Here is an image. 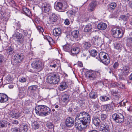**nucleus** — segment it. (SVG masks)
<instances>
[{
  "instance_id": "obj_49",
  "label": "nucleus",
  "mask_w": 132,
  "mask_h": 132,
  "mask_svg": "<svg viewBox=\"0 0 132 132\" xmlns=\"http://www.w3.org/2000/svg\"><path fill=\"white\" fill-rule=\"evenodd\" d=\"M112 106H111L110 104L105 105H104V108L106 111H109L112 108Z\"/></svg>"
},
{
  "instance_id": "obj_16",
  "label": "nucleus",
  "mask_w": 132,
  "mask_h": 132,
  "mask_svg": "<svg viewBox=\"0 0 132 132\" xmlns=\"http://www.w3.org/2000/svg\"><path fill=\"white\" fill-rule=\"evenodd\" d=\"M27 90L24 87H22L20 88L19 96V97L22 98L27 95Z\"/></svg>"
},
{
  "instance_id": "obj_57",
  "label": "nucleus",
  "mask_w": 132,
  "mask_h": 132,
  "mask_svg": "<svg viewBox=\"0 0 132 132\" xmlns=\"http://www.w3.org/2000/svg\"><path fill=\"white\" fill-rule=\"evenodd\" d=\"M11 131L12 132H20V130L19 128L17 127H14L12 129Z\"/></svg>"
},
{
  "instance_id": "obj_39",
  "label": "nucleus",
  "mask_w": 132,
  "mask_h": 132,
  "mask_svg": "<svg viewBox=\"0 0 132 132\" xmlns=\"http://www.w3.org/2000/svg\"><path fill=\"white\" fill-rule=\"evenodd\" d=\"M79 32L78 30H74L71 32V35L74 38H77L78 37Z\"/></svg>"
},
{
  "instance_id": "obj_25",
  "label": "nucleus",
  "mask_w": 132,
  "mask_h": 132,
  "mask_svg": "<svg viewBox=\"0 0 132 132\" xmlns=\"http://www.w3.org/2000/svg\"><path fill=\"white\" fill-rule=\"evenodd\" d=\"M108 56L107 54L104 52H101L99 54V57L98 58L96 57V58L100 61L102 60V59H104Z\"/></svg>"
},
{
  "instance_id": "obj_41",
  "label": "nucleus",
  "mask_w": 132,
  "mask_h": 132,
  "mask_svg": "<svg viewBox=\"0 0 132 132\" xmlns=\"http://www.w3.org/2000/svg\"><path fill=\"white\" fill-rule=\"evenodd\" d=\"M127 45L132 48V37H128L127 38Z\"/></svg>"
},
{
  "instance_id": "obj_17",
  "label": "nucleus",
  "mask_w": 132,
  "mask_h": 132,
  "mask_svg": "<svg viewBox=\"0 0 132 132\" xmlns=\"http://www.w3.org/2000/svg\"><path fill=\"white\" fill-rule=\"evenodd\" d=\"M51 9V7L50 4L45 3L42 5V10L45 12H48Z\"/></svg>"
},
{
  "instance_id": "obj_19",
  "label": "nucleus",
  "mask_w": 132,
  "mask_h": 132,
  "mask_svg": "<svg viewBox=\"0 0 132 132\" xmlns=\"http://www.w3.org/2000/svg\"><path fill=\"white\" fill-rule=\"evenodd\" d=\"M9 115L13 118L17 119L21 116V113L18 111H12L10 112Z\"/></svg>"
},
{
  "instance_id": "obj_10",
  "label": "nucleus",
  "mask_w": 132,
  "mask_h": 132,
  "mask_svg": "<svg viewBox=\"0 0 132 132\" xmlns=\"http://www.w3.org/2000/svg\"><path fill=\"white\" fill-rule=\"evenodd\" d=\"M13 37L18 43L22 44L24 41L23 35L18 32H15Z\"/></svg>"
},
{
  "instance_id": "obj_31",
  "label": "nucleus",
  "mask_w": 132,
  "mask_h": 132,
  "mask_svg": "<svg viewBox=\"0 0 132 132\" xmlns=\"http://www.w3.org/2000/svg\"><path fill=\"white\" fill-rule=\"evenodd\" d=\"M23 13L26 15L29 16L31 15L30 10L26 7H24L22 9Z\"/></svg>"
},
{
  "instance_id": "obj_6",
  "label": "nucleus",
  "mask_w": 132,
  "mask_h": 132,
  "mask_svg": "<svg viewBox=\"0 0 132 132\" xmlns=\"http://www.w3.org/2000/svg\"><path fill=\"white\" fill-rule=\"evenodd\" d=\"M130 68L129 66H124L121 69V72L119 75V78L121 80L125 79L126 77L129 73Z\"/></svg>"
},
{
  "instance_id": "obj_12",
  "label": "nucleus",
  "mask_w": 132,
  "mask_h": 132,
  "mask_svg": "<svg viewBox=\"0 0 132 132\" xmlns=\"http://www.w3.org/2000/svg\"><path fill=\"white\" fill-rule=\"evenodd\" d=\"M24 57V56L23 54H18L14 56L13 60L15 63L18 64L22 61Z\"/></svg>"
},
{
  "instance_id": "obj_62",
  "label": "nucleus",
  "mask_w": 132,
  "mask_h": 132,
  "mask_svg": "<svg viewBox=\"0 0 132 132\" xmlns=\"http://www.w3.org/2000/svg\"><path fill=\"white\" fill-rule=\"evenodd\" d=\"M64 23L66 25H69L70 24V22L69 19H65L64 22Z\"/></svg>"
},
{
  "instance_id": "obj_61",
  "label": "nucleus",
  "mask_w": 132,
  "mask_h": 132,
  "mask_svg": "<svg viewBox=\"0 0 132 132\" xmlns=\"http://www.w3.org/2000/svg\"><path fill=\"white\" fill-rule=\"evenodd\" d=\"M4 57L1 54H0V65L3 62Z\"/></svg>"
},
{
  "instance_id": "obj_60",
  "label": "nucleus",
  "mask_w": 132,
  "mask_h": 132,
  "mask_svg": "<svg viewBox=\"0 0 132 132\" xmlns=\"http://www.w3.org/2000/svg\"><path fill=\"white\" fill-rule=\"evenodd\" d=\"M69 12L71 15H74L76 13V11L75 10L73 9L69 11Z\"/></svg>"
},
{
  "instance_id": "obj_32",
  "label": "nucleus",
  "mask_w": 132,
  "mask_h": 132,
  "mask_svg": "<svg viewBox=\"0 0 132 132\" xmlns=\"http://www.w3.org/2000/svg\"><path fill=\"white\" fill-rule=\"evenodd\" d=\"M89 97L92 99L96 98L97 97L96 92L94 90H92L89 93Z\"/></svg>"
},
{
  "instance_id": "obj_33",
  "label": "nucleus",
  "mask_w": 132,
  "mask_h": 132,
  "mask_svg": "<svg viewBox=\"0 0 132 132\" xmlns=\"http://www.w3.org/2000/svg\"><path fill=\"white\" fill-rule=\"evenodd\" d=\"M19 128L20 132H26L28 129L27 125L26 124L21 125Z\"/></svg>"
},
{
  "instance_id": "obj_21",
  "label": "nucleus",
  "mask_w": 132,
  "mask_h": 132,
  "mask_svg": "<svg viewBox=\"0 0 132 132\" xmlns=\"http://www.w3.org/2000/svg\"><path fill=\"white\" fill-rule=\"evenodd\" d=\"M97 4V2L96 1L94 0L88 6V9L89 11L91 12L94 11Z\"/></svg>"
},
{
  "instance_id": "obj_22",
  "label": "nucleus",
  "mask_w": 132,
  "mask_h": 132,
  "mask_svg": "<svg viewBox=\"0 0 132 132\" xmlns=\"http://www.w3.org/2000/svg\"><path fill=\"white\" fill-rule=\"evenodd\" d=\"M8 100L7 95L5 94L0 93V102L4 103Z\"/></svg>"
},
{
  "instance_id": "obj_15",
  "label": "nucleus",
  "mask_w": 132,
  "mask_h": 132,
  "mask_svg": "<svg viewBox=\"0 0 132 132\" xmlns=\"http://www.w3.org/2000/svg\"><path fill=\"white\" fill-rule=\"evenodd\" d=\"M99 118L100 115L97 114L94 116L92 118L93 123L96 126H98L101 122Z\"/></svg>"
},
{
  "instance_id": "obj_63",
  "label": "nucleus",
  "mask_w": 132,
  "mask_h": 132,
  "mask_svg": "<svg viewBox=\"0 0 132 132\" xmlns=\"http://www.w3.org/2000/svg\"><path fill=\"white\" fill-rule=\"evenodd\" d=\"M119 65V64L118 62H116L113 65V67L115 68H117Z\"/></svg>"
},
{
  "instance_id": "obj_54",
  "label": "nucleus",
  "mask_w": 132,
  "mask_h": 132,
  "mask_svg": "<svg viewBox=\"0 0 132 132\" xmlns=\"http://www.w3.org/2000/svg\"><path fill=\"white\" fill-rule=\"evenodd\" d=\"M97 52L95 50H92L90 51V55L93 57L95 56L97 54Z\"/></svg>"
},
{
  "instance_id": "obj_3",
  "label": "nucleus",
  "mask_w": 132,
  "mask_h": 132,
  "mask_svg": "<svg viewBox=\"0 0 132 132\" xmlns=\"http://www.w3.org/2000/svg\"><path fill=\"white\" fill-rule=\"evenodd\" d=\"M101 72V70L97 71L89 70L87 71L86 73V76L87 78L90 80H93L95 79L97 76L100 77Z\"/></svg>"
},
{
  "instance_id": "obj_26",
  "label": "nucleus",
  "mask_w": 132,
  "mask_h": 132,
  "mask_svg": "<svg viewBox=\"0 0 132 132\" xmlns=\"http://www.w3.org/2000/svg\"><path fill=\"white\" fill-rule=\"evenodd\" d=\"M111 97L109 95L101 96L100 97V100L102 102H105L110 100Z\"/></svg>"
},
{
  "instance_id": "obj_45",
  "label": "nucleus",
  "mask_w": 132,
  "mask_h": 132,
  "mask_svg": "<svg viewBox=\"0 0 132 132\" xmlns=\"http://www.w3.org/2000/svg\"><path fill=\"white\" fill-rule=\"evenodd\" d=\"M32 127L34 129H38L39 127V124L37 121H34L32 124Z\"/></svg>"
},
{
  "instance_id": "obj_23",
  "label": "nucleus",
  "mask_w": 132,
  "mask_h": 132,
  "mask_svg": "<svg viewBox=\"0 0 132 132\" xmlns=\"http://www.w3.org/2000/svg\"><path fill=\"white\" fill-rule=\"evenodd\" d=\"M92 103L93 110L95 111L100 108V104L99 102L98 99L97 100L93 102Z\"/></svg>"
},
{
  "instance_id": "obj_48",
  "label": "nucleus",
  "mask_w": 132,
  "mask_h": 132,
  "mask_svg": "<svg viewBox=\"0 0 132 132\" xmlns=\"http://www.w3.org/2000/svg\"><path fill=\"white\" fill-rule=\"evenodd\" d=\"M46 127L50 129H52L53 128L54 125L53 123L49 121H47L46 122Z\"/></svg>"
},
{
  "instance_id": "obj_14",
  "label": "nucleus",
  "mask_w": 132,
  "mask_h": 132,
  "mask_svg": "<svg viewBox=\"0 0 132 132\" xmlns=\"http://www.w3.org/2000/svg\"><path fill=\"white\" fill-rule=\"evenodd\" d=\"M75 126L77 129L79 131L83 130L86 127V126L84 125L80 121H75Z\"/></svg>"
},
{
  "instance_id": "obj_47",
  "label": "nucleus",
  "mask_w": 132,
  "mask_h": 132,
  "mask_svg": "<svg viewBox=\"0 0 132 132\" xmlns=\"http://www.w3.org/2000/svg\"><path fill=\"white\" fill-rule=\"evenodd\" d=\"M129 15L127 13L126 15H122L120 16V18L125 21H127L129 19Z\"/></svg>"
},
{
  "instance_id": "obj_55",
  "label": "nucleus",
  "mask_w": 132,
  "mask_h": 132,
  "mask_svg": "<svg viewBox=\"0 0 132 132\" xmlns=\"http://www.w3.org/2000/svg\"><path fill=\"white\" fill-rule=\"evenodd\" d=\"M78 101L81 107L82 108L85 105V101L84 100H79Z\"/></svg>"
},
{
  "instance_id": "obj_43",
  "label": "nucleus",
  "mask_w": 132,
  "mask_h": 132,
  "mask_svg": "<svg viewBox=\"0 0 132 132\" xmlns=\"http://www.w3.org/2000/svg\"><path fill=\"white\" fill-rule=\"evenodd\" d=\"M7 52L9 55L12 54L14 52V49L11 47L9 46L7 49Z\"/></svg>"
},
{
  "instance_id": "obj_5",
  "label": "nucleus",
  "mask_w": 132,
  "mask_h": 132,
  "mask_svg": "<svg viewBox=\"0 0 132 132\" xmlns=\"http://www.w3.org/2000/svg\"><path fill=\"white\" fill-rule=\"evenodd\" d=\"M112 31L113 37L116 38L121 37L124 33V31L121 29L116 28H113Z\"/></svg>"
},
{
  "instance_id": "obj_9",
  "label": "nucleus",
  "mask_w": 132,
  "mask_h": 132,
  "mask_svg": "<svg viewBox=\"0 0 132 132\" xmlns=\"http://www.w3.org/2000/svg\"><path fill=\"white\" fill-rule=\"evenodd\" d=\"M112 117L113 120L117 122L121 123L123 122L124 116L120 113H118L113 114L112 115Z\"/></svg>"
},
{
  "instance_id": "obj_11",
  "label": "nucleus",
  "mask_w": 132,
  "mask_h": 132,
  "mask_svg": "<svg viewBox=\"0 0 132 132\" xmlns=\"http://www.w3.org/2000/svg\"><path fill=\"white\" fill-rule=\"evenodd\" d=\"M31 65L33 68L39 71H41L43 68V64L40 61H34Z\"/></svg>"
},
{
  "instance_id": "obj_34",
  "label": "nucleus",
  "mask_w": 132,
  "mask_h": 132,
  "mask_svg": "<svg viewBox=\"0 0 132 132\" xmlns=\"http://www.w3.org/2000/svg\"><path fill=\"white\" fill-rule=\"evenodd\" d=\"M61 100L63 102L67 103L69 100V96L67 95H63L62 96Z\"/></svg>"
},
{
  "instance_id": "obj_56",
  "label": "nucleus",
  "mask_w": 132,
  "mask_h": 132,
  "mask_svg": "<svg viewBox=\"0 0 132 132\" xmlns=\"http://www.w3.org/2000/svg\"><path fill=\"white\" fill-rule=\"evenodd\" d=\"M37 87L36 85L30 86L28 87V89L32 91H34L36 90L37 88Z\"/></svg>"
},
{
  "instance_id": "obj_36",
  "label": "nucleus",
  "mask_w": 132,
  "mask_h": 132,
  "mask_svg": "<svg viewBox=\"0 0 132 132\" xmlns=\"http://www.w3.org/2000/svg\"><path fill=\"white\" fill-rule=\"evenodd\" d=\"M100 62H101L105 65H107L110 63V59L109 57L108 56L106 57H105L103 59H102V60Z\"/></svg>"
},
{
  "instance_id": "obj_42",
  "label": "nucleus",
  "mask_w": 132,
  "mask_h": 132,
  "mask_svg": "<svg viewBox=\"0 0 132 132\" xmlns=\"http://www.w3.org/2000/svg\"><path fill=\"white\" fill-rule=\"evenodd\" d=\"M44 38L46 39L48 41L50 44H54V41L53 40V39L50 37L46 35L45 37H44Z\"/></svg>"
},
{
  "instance_id": "obj_51",
  "label": "nucleus",
  "mask_w": 132,
  "mask_h": 132,
  "mask_svg": "<svg viewBox=\"0 0 132 132\" xmlns=\"http://www.w3.org/2000/svg\"><path fill=\"white\" fill-rule=\"evenodd\" d=\"M114 47L117 50L120 51L121 50V47L120 44L118 43H116L114 44Z\"/></svg>"
},
{
  "instance_id": "obj_28",
  "label": "nucleus",
  "mask_w": 132,
  "mask_h": 132,
  "mask_svg": "<svg viewBox=\"0 0 132 132\" xmlns=\"http://www.w3.org/2000/svg\"><path fill=\"white\" fill-rule=\"evenodd\" d=\"M53 35L55 36H60L61 33V30L59 28H56L53 30Z\"/></svg>"
},
{
  "instance_id": "obj_7",
  "label": "nucleus",
  "mask_w": 132,
  "mask_h": 132,
  "mask_svg": "<svg viewBox=\"0 0 132 132\" xmlns=\"http://www.w3.org/2000/svg\"><path fill=\"white\" fill-rule=\"evenodd\" d=\"M83 117L81 118L80 121L85 126L89 123L90 121V116L88 113L85 112L84 113Z\"/></svg>"
},
{
  "instance_id": "obj_64",
  "label": "nucleus",
  "mask_w": 132,
  "mask_h": 132,
  "mask_svg": "<svg viewBox=\"0 0 132 132\" xmlns=\"http://www.w3.org/2000/svg\"><path fill=\"white\" fill-rule=\"evenodd\" d=\"M23 34L25 36H27L28 37L30 36V35L28 34V32L27 31L24 30L23 31Z\"/></svg>"
},
{
  "instance_id": "obj_53",
  "label": "nucleus",
  "mask_w": 132,
  "mask_h": 132,
  "mask_svg": "<svg viewBox=\"0 0 132 132\" xmlns=\"http://www.w3.org/2000/svg\"><path fill=\"white\" fill-rule=\"evenodd\" d=\"M117 6L116 4L115 3H111L109 5V8L111 10H113Z\"/></svg>"
},
{
  "instance_id": "obj_18",
  "label": "nucleus",
  "mask_w": 132,
  "mask_h": 132,
  "mask_svg": "<svg viewBox=\"0 0 132 132\" xmlns=\"http://www.w3.org/2000/svg\"><path fill=\"white\" fill-rule=\"evenodd\" d=\"M92 40L94 44L96 45L100 44L102 42L101 38L98 36L93 37Z\"/></svg>"
},
{
  "instance_id": "obj_58",
  "label": "nucleus",
  "mask_w": 132,
  "mask_h": 132,
  "mask_svg": "<svg viewBox=\"0 0 132 132\" xmlns=\"http://www.w3.org/2000/svg\"><path fill=\"white\" fill-rule=\"evenodd\" d=\"M19 80L20 82H24L26 81V79L24 77H22L19 78Z\"/></svg>"
},
{
  "instance_id": "obj_38",
  "label": "nucleus",
  "mask_w": 132,
  "mask_h": 132,
  "mask_svg": "<svg viewBox=\"0 0 132 132\" xmlns=\"http://www.w3.org/2000/svg\"><path fill=\"white\" fill-rule=\"evenodd\" d=\"M92 29L91 26L90 25H87L84 28V30L85 32H90Z\"/></svg>"
},
{
  "instance_id": "obj_1",
  "label": "nucleus",
  "mask_w": 132,
  "mask_h": 132,
  "mask_svg": "<svg viewBox=\"0 0 132 132\" xmlns=\"http://www.w3.org/2000/svg\"><path fill=\"white\" fill-rule=\"evenodd\" d=\"M36 114L39 116H46L49 114L51 110L49 108L44 105H39L35 108Z\"/></svg>"
},
{
  "instance_id": "obj_37",
  "label": "nucleus",
  "mask_w": 132,
  "mask_h": 132,
  "mask_svg": "<svg viewBox=\"0 0 132 132\" xmlns=\"http://www.w3.org/2000/svg\"><path fill=\"white\" fill-rule=\"evenodd\" d=\"M112 94L115 97L116 99L117 100L119 99L121 97V94L119 92L113 91L112 92Z\"/></svg>"
},
{
  "instance_id": "obj_24",
  "label": "nucleus",
  "mask_w": 132,
  "mask_h": 132,
  "mask_svg": "<svg viewBox=\"0 0 132 132\" xmlns=\"http://www.w3.org/2000/svg\"><path fill=\"white\" fill-rule=\"evenodd\" d=\"M57 20V17L54 14H52L49 19L48 23L50 24L51 23L53 24L54 22H56Z\"/></svg>"
},
{
  "instance_id": "obj_13",
  "label": "nucleus",
  "mask_w": 132,
  "mask_h": 132,
  "mask_svg": "<svg viewBox=\"0 0 132 132\" xmlns=\"http://www.w3.org/2000/svg\"><path fill=\"white\" fill-rule=\"evenodd\" d=\"M74 119L71 117H69L66 118L65 121V125L67 127H71L74 124Z\"/></svg>"
},
{
  "instance_id": "obj_4",
  "label": "nucleus",
  "mask_w": 132,
  "mask_h": 132,
  "mask_svg": "<svg viewBox=\"0 0 132 132\" xmlns=\"http://www.w3.org/2000/svg\"><path fill=\"white\" fill-rule=\"evenodd\" d=\"M111 128L110 123L109 121L105 120L101 124L100 129L101 132H109Z\"/></svg>"
},
{
  "instance_id": "obj_2",
  "label": "nucleus",
  "mask_w": 132,
  "mask_h": 132,
  "mask_svg": "<svg viewBox=\"0 0 132 132\" xmlns=\"http://www.w3.org/2000/svg\"><path fill=\"white\" fill-rule=\"evenodd\" d=\"M60 78V76L58 73H50L47 74L46 81L49 83L56 84L59 81Z\"/></svg>"
},
{
  "instance_id": "obj_8",
  "label": "nucleus",
  "mask_w": 132,
  "mask_h": 132,
  "mask_svg": "<svg viewBox=\"0 0 132 132\" xmlns=\"http://www.w3.org/2000/svg\"><path fill=\"white\" fill-rule=\"evenodd\" d=\"M68 7L67 3H63L62 2H58L54 6L55 9L59 12H64Z\"/></svg>"
},
{
  "instance_id": "obj_29",
  "label": "nucleus",
  "mask_w": 132,
  "mask_h": 132,
  "mask_svg": "<svg viewBox=\"0 0 132 132\" xmlns=\"http://www.w3.org/2000/svg\"><path fill=\"white\" fill-rule=\"evenodd\" d=\"M80 51V48L79 47H75L71 49L70 52L71 55H73V54H78Z\"/></svg>"
},
{
  "instance_id": "obj_50",
  "label": "nucleus",
  "mask_w": 132,
  "mask_h": 132,
  "mask_svg": "<svg viewBox=\"0 0 132 132\" xmlns=\"http://www.w3.org/2000/svg\"><path fill=\"white\" fill-rule=\"evenodd\" d=\"M12 80V78L11 77L10 75L7 76L6 78L5 81L7 83H9L11 82Z\"/></svg>"
},
{
  "instance_id": "obj_52",
  "label": "nucleus",
  "mask_w": 132,
  "mask_h": 132,
  "mask_svg": "<svg viewBox=\"0 0 132 132\" xmlns=\"http://www.w3.org/2000/svg\"><path fill=\"white\" fill-rule=\"evenodd\" d=\"M7 3L12 7H14L15 6V2L13 0H7Z\"/></svg>"
},
{
  "instance_id": "obj_35",
  "label": "nucleus",
  "mask_w": 132,
  "mask_h": 132,
  "mask_svg": "<svg viewBox=\"0 0 132 132\" xmlns=\"http://www.w3.org/2000/svg\"><path fill=\"white\" fill-rule=\"evenodd\" d=\"M64 50L66 52H70L71 46V45H66L62 46Z\"/></svg>"
},
{
  "instance_id": "obj_20",
  "label": "nucleus",
  "mask_w": 132,
  "mask_h": 132,
  "mask_svg": "<svg viewBox=\"0 0 132 132\" xmlns=\"http://www.w3.org/2000/svg\"><path fill=\"white\" fill-rule=\"evenodd\" d=\"M11 125L10 123L5 120L0 121V128H3L8 127L9 128L11 126Z\"/></svg>"
},
{
  "instance_id": "obj_40",
  "label": "nucleus",
  "mask_w": 132,
  "mask_h": 132,
  "mask_svg": "<svg viewBox=\"0 0 132 132\" xmlns=\"http://www.w3.org/2000/svg\"><path fill=\"white\" fill-rule=\"evenodd\" d=\"M91 46V45L89 42H85L82 44L83 47L85 49H87Z\"/></svg>"
},
{
  "instance_id": "obj_27",
  "label": "nucleus",
  "mask_w": 132,
  "mask_h": 132,
  "mask_svg": "<svg viewBox=\"0 0 132 132\" xmlns=\"http://www.w3.org/2000/svg\"><path fill=\"white\" fill-rule=\"evenodd\" d=\"M68 83L66 82H63L61 83L59 87V89L60 90H63L66 89L68 87Z\"/></svg>"
},
{
  "instance_id": "obj_44",
  "label": "nucleus",
  "mask_w": 132,
  "mask_h": 132,
  "mask_svg": "<svg viewBox=\"0 0 132 132\" xmlns=\"http://www.w3.org/2000/svg\"><path fill=\"white\" fill-rule=\"evenodd\" d=\"M85 112H80L78 114L76 118V120L75 121H79L80 120V118H82L83 116V114L84 113H85Z\"/></svg>"
},
{
  "instance_id": "obj_30",
  "label": "nucleus",
  "mask_w": 132,
  "mask_h": 132,
  "mask_svg": "<svg viewBox=\"0 0 132 132\" xmlns=\"http://www.w3.org/2000/svg\"><path fill=\"white\" fill-rule=\"evenodd\" d=\"M107 27V24L105 23L101 22L97 25V28L98 29L103 30L106 29Z\"/></svg>"
},
{
  "instance_id": "obj_59",
  "label": "nucleus",
  "mask_w": 132,
  "mask_h": 132,
  "mask_svg": "<svg viewBox=\"0 0 132 132\" xmlns=\"http://www.w3.org/2000/svg\"><path fill=\"white\" fill-rule=\"evenodd\" d=\"M101 119L103 120L106 118L107 116L106 115L104 114H102L101 115Z\"/></svg>"
},
{
  "instance_id": "obj_46",
  "label": "nucleus",
  "mask_w": 132,
  "mask_h": 132,
  "mask_svg": "<svg viewBox=\"0 0 132 132\" xmlns=\"http://www.w3.org/2000/svg\"><path fill=\"white\" fill-rule=\"evenodd\" d=\"M36 27L37 29L39 31V32L40 33H42V35L44 36V37H45V35L44 34H45V32H44V30L43 28L40 26H37Z\"/></svg>"
}]
</instances>
